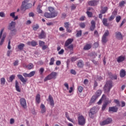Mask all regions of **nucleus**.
<instances>
[{"instance_id": "62", "label": "nucleus", "mask_w": 126, "mask_h": 126, "mask_svg": "<svg viewBox=\"0 0 126 126\" xmlns=\"http://www.w3.org/2000/svg\"><path fill=\"white\" fill-rule=\"evenodd\" d=\"M76 60H77V58L75 57H73L71 58V62H75V61H76Z\"/></svg>"}, {"instance_id": "12", "label": "nucleus", "mask_w": 126, "mask_h": 126, "mask_svg": "<svg viewBox=\"0 0 126 126\" xmlns=\"http://www.w3.org/2000/svg\"><path fill=\"white\" fill-rule=\"evenodd\" d=\"M115 37L118 40H123V39H124L123 34L120 32H115Z\"/></svg>"}, {"instance_id": "9", "label": "nucleus", "mask_w": 126, "mask_h": 126, "mask_svg": "<svg viewBox=\"0 0 126 126\" xmlns=\"http://www.w3.org/2000/svg\"><path fill=\"white\" fill-rule=\"evenodd\" d=\"M113 122L112 118H108L106 120L102 121L100 123V126H106V125H109Z\"/></svg>"}, {"instance_id": "48", "label": "nucleus", "mask_w": 126, "mask_h": 126, "mask_svg": "<svg viewBox=\"0 0 126 126\" xmlns=\"http://www.w3.org/2000/svg\"><path fill=\"white\" fill-rule=\"evenodd\" d=\"M121 19H122V17H121V16H118L116 18V22L119 23L120 21H121Z\"/></svg>"}, {"instance_id": "39", "label": "nucleus", "mask_w": 126, "mask_h": 126, "mask_svg": "<svg viewBox=\"0 0 126 126\" xmlns=\"http://www.w3.org/2000/svg\"><path fill=\"white\" fill-rule=\"evenodd\" d=\"M55 63V58L52 57L50 59V62L49 63V65H53Z\"/></svg>"}, {"instance_id": "61", "label": "nucleus", "mask_w": 126, "mask_h": 126, "mask_svg": "<svg viewBox=\"0 0 126 126\" xmlns=\"http://www.w3.org/2000/svg\"><path fill=\"white\" fill-rule=\"evenodd\" d=\"M89 82V80L86 79L84 80V84H85V85H87L88 84Z\"/></svg>"}, {"instance_id": "23", "label": "nucleus", "mask_w": 126, "mask_h": 126, "mask_svg": "<svg viewBox=\"0 0 126 126\" xmlns=\"http://www.w3.org/2000/svg\"><path fill=\"white\" fill-rule=\"evenodd\" d=\"M40 108L41 109V114H44V113H46V106H45V105H44V104H41Z\"/></svg>"}, {"instance_id": "42", "label": "nucleus", "mask_w": 126, "mask_h": 126, "mask_svg": "<svg viewBox=\"0 0 126 126\" xmlns=\"http://www.w3.org/2000/svg\"><path fill=\"white\" fill-rule=\"evenodd\" d=\"M34 65L32 63H30L27 66L28 69H32Z\"/></svg>"}, {"instance_id": "58", "label": "nucleus", "mask_w": 126, "mask_h": 126, "mask_svg": "<svg viewBox=\"0 0 126 126\" xmlns=\"http://www.w3.org/2000/svg\"><path fill=\"white\" fill-rule=\"evenodd\" d=\"M0 17H5V14L3 12H0Z\"/></svg>"}, {"instance_id": "21", "label": "nucleus", "mask_w": 126, "mask_h": 126, "mask_svg": "<svg viewBox=\"0 0 126 126\" xmlns=\"http://www.w3.org/2000/svg\"><path fill=\"white\" fill-rule=\"evenodd\" d=\"M48 100L49 101L50 106L54 107V106H55V103H54V99L53 98V97H52V95H49Z\"/></svg>"}, {"instance_id": "18", "label": "nucleus", "mask_w": 126, "mask_h": 126, "mask_svg": "<svg viewBox=\"0 0 126 126\" xmlns=\"http://www.w3.org/2000/svg\"><path fill=\"white\" fill-rule=\"evenodd\" d=\"M27 45H28V46H32V47H36V46H37L38 43L35 41L32 40V41H28L27 43Z\"/></svg>"}, {"instance_id": "32", "label": "nucleus", "mask_w": 126, "mask_h": 126, "mask_svg": "<svg viewBox=\"0 0 126 126\" xmlns=\"http://www.w3.org/2000/svg\"><path fill=\"white\" fill-rule=\"evenodd\" d=\"M5 37H6V35L3 34L2 35V37L0 41V46L2 45V44H3V42H4V39H5Z\"/></svg>"}, {"instance_id": "28", "label": "nucleus", "mask_w": 126, "mask_h": 126, "mask_svg": "<svg viewBox=\"0 0 126 126\" xmlns=\"http://www.w3.org/2000/svg\"><path fill=\"white\" fill-rule=\"evenodd\" d=\"M102 23L104 26H109V24H108V19L107 18H103L102 19Z\"/></svg>"}, {"instance_id": "7", "label": "nucleus", "mask_w": 126, "mask_h": 126, "mask_svg": "<svg viewBox=\"0 0 126 126\" xmlns=\"http://www.w3.org/2000/svg\"><path fill=\"white\" fill-rule=\"evenodd\" d=\"M96 113L97 112L96 111V108L93 107L92 109H91L89 113L90 118H91V119H94L95 115Z\"/></svg>"}, {"instance_id": "16", "label": "nucleus", "mask_w": 126, "mask_h": 126, "mask_svg": "<svg viewBox=\"0 0 126 126\" xmlns=\"http://www.w3.org/2000/svg\"><path fill=\"white\" fill-rule=\"evenodd\" d=\"M69 22H65L64 23V27L66 29L67 32H68V33H71V30L69 29L70 26Z\"/></svg>"}, {"instance_id": "51", "label": "nucleus", "mask_w": 126, "mask_h": 126, "mask_svg": "<svg viewBox=\"0 0 126 126\" xmlns=\"http://www.w3.org/2000/svg\"><path fill=\"white\" fill-rule=\"evenodd\" d=\"M48 10L51 13V12L55 11V9L53 7H48Z\"/></svg>"}, {"instance_id": "27", "label": "nucleus", "mask_w": 126, "mask_h": 126, "mask_svg": "<svg viewBox=\"0 0 126 126\" xmlns=\"http://www.w3.org/2000/svg\"><path fill=\"white\" fill-rule=\"evenodd\" d=\"M25 47V44L24 43H20L19 45L17 46V48L20 51H22Z\"/></svg>"}, {"instance_id": "19", "label": "nucleus", "mask_w": 126, "mask_h": 126, "mask_svg": "<svg viewBox=\"0 0 126 126\" xmlns=\"http://www.w3.org/2000/svg\"><path fill=\"white\" fill-rule=\"evenodd\" d=\"M111 102H112L111 100L105 101L102 106V110L105 111V110H106V108L107 107V106H108V104H110Z\"/></svg>"}, {"instance_id": "63", "label": "nucleus", "mask_w": 126, "mask_h": 126, "mask_svg": "<svg viewBox=\"0 0 126 126\" xmlns=\"http://www.w3.org/2000/svg\"><path fill=\"white\" fill-rule=\"evenodd\" d=\"M64 53V50L63 49H61L60 51L58 52L59 55H63Z\"/></svg>"}, {"instance_id": "56", "label": "nucleus", "mask_w": 126, "mask_h": 126, "mask_svg": "<svg viewBox=\"0 0 126 126\" xmlns=\"http://www.w3.org/2000/svg\"><path fill=\"white\" fill-rule=\"evenodd\" d=\"M10 43H11V41H10V40H9L8 41V46H7L8 50H10V49H11V46H10Z\"/></svg>"}, {"instance_id": "45", "label": "nucleus", "mask_w": 126, "mask_h": 126, "mask_svg": "<svg viewBox=\"0 0 126 126\" xmlns=\"http://www.w3.org/2000/svg\"><path fill=\"white\" fill-rule=\"evenodd\" d=\"M39 47H42L45 45V42H44L42 40H39Z\"/></svg>"}, {"instance_id": "29", "label": "nucleus", "mask_w": 126, "mask_h": 126, "mask_svg": "<svg viewBox=\"0 0 126 126\" xmlns=\"http://www.w3.org/2000/svg\"><path fill=\"white\" fill-rule=\"evenodd\" d=\"M92 46L91 44H87L84 47V50L87 51L88 50H90L92 48Z\"/></svg>"}, {"instance_id": "44", "label": "nucleus", "mask_w": 126, "mask_h": 126, "mask_svg": "<svg viewBox=\"0 0 126 126\" xmlns=\"http://www.w3.org/2000/svg\"><path fill=\"white\" fill-rule=\"evenodd\" d=\"M114 103H116L117 104V106H118L119 107H121V105L120 104V101H119L118 99H114Z\"/></svg>"}, {"instance_id": "14", "label": "nucleus", "mask_w": 126, "mask_h": 126, "mask_svg": "<svg viewBox=\"0 0 126 126\" xmlns=\"http://www.w3.org/2000/svg\"><path fill=\"white\" fill-rule=\"evenodd\" d=\"M125 60H126V56L121 55L117 58V62L118 63H121L125 62Z\"/></svg>"}, {"instance_id": "50", "label": "nucleus", "mask_w": 126, "mask_h": 126, "mask_svg": "<svg viewBox=\"0 0 126 126\" xmlns=\"http://www.w3.org/2000/svg\"><path fill=\"white\" fill-rule=\"evenodd\" d=\"M78 90L79 93H82V92L83 91V87H82V86L78 87Z\"/></svg>"}, {"instance_id": "3", "label": "nucleus", "mask_w": 126, "mask_h": 126, "mask_svg": "<svg viewBox=\"0 0 126 126\" xmlns=\"http://www.w3.org/2000/svg\"><path fill=\"white\" fill-rule=\"evenodd\" d=\"M15 25H16V23L14 21H12L10 23L8 26V30H10L11 32H14V35H15L16 33V29H15Z\"/></svg>"}, {"instance_id": "10", "label": "nucleus", "mask_w": 126, "mask_h": 126, "mask_svg": "<svg viewBox=\"0 0 126 126\" xmlns=\"http://www.w3.org/2000/svg\"><path fill=\"white\" fill-rule=\"evenodd\" d=\"M98 2H99V0H92L89 1L88 3L91 6H96L98 4Z\"/></svg>"}, {"instance_id": "53", "label": "nucleus", "mask_w": 126, "mask_h": 126, "mask_svg": "<svg viewBox=\"0 0 126 126\" xmlns=\"http://www.w3.org/2000/svg\"><path fill=\"white\" fill-rule=\"evenodd\" d=\"M37 12L39 13H42L43 12V11H42V10H41V9H40V5H38L37 8Z\"/></svg>"}, {"instance_id": "37", "label": "nucleus", "mask_w": 126, "mask_h": 126, "mask_svg": "<svg viewBox=\"0 0 126 126\" xmlns=\"http://www.w3.org/2000/svg\"><path fill=\"white\" fill-rule=\"evenodd\" d=\"M1 85H4L5 84V79L3 77L0 78Z\"/></svg>"}, {"instance_id": "5", "label": "nucleus", "mask_w": 126, "mask_h": 126, "mask_svg": "<svg viewBox=\"0 0 126 126\" xmlns=\"http://www.w3.org/2000/svg\"><path fill=\"white\" fill-rule=\"evenodd\" d=\"M78 123L79 126H84L86 124V119L83 115H80L78 117Z\"/></svg>"}, {"instance_id": "33", "label": "nucleus", "mask_w": 126, "mask_h": 126, "mask_svg": "<svg viewBox=\"0 0 126 126\" xmlns=\"http://www.w3.org/2000/svg\"><path fill=\"white\" fill-rule=\"evenodd\" d=\"M14 79H15V76L14 75H11L9 77V80H8V82H12Z\"/></svg>"}, {"instance_id": "60", "label": "nucleus", "mask_w": 126, "mask_h": 126, "mask_svg": "<svg viewBox=\"0 0 126 126\" xmlns=\"http://www.w3.org/2000/svg\"><path fill=\"white\" fill-rule=\"evenodd\" d=\"M115 18V16H114V15H111L109 18V21H112V20H114Z\"/></svg>"}, {"instance_id": "4", "label": "nucleus", "mask_w": 126, "mask_h": 126, "mask_svg": "<svg viewBox=\"0 0 126 126\" xmlns=\"http://www.w3.org/2000/svg\"><path fill=\"white\" fill-rule=\"evenodd\" d=\"M113 87V82L112 81H108L106 82L104 86V91L105 92H110V90Z\"/></svg>"}, {"instance_id": "2", "label": "nucleus", "mask_w": 126, "mask_h": 126, "mask_svg": "<svg viewBox=\"0 0 126 126\" xmlns=\"http://www.w3.org/2000/svg\"><path fill=\"white\" fill-rule=\"evenodd\" d=\"M58 76V73L56 72H52L50 74L47 75L44 79V81H48V80H51V79H56Z\"/></svg>"}, {"instance_id": "55", "label": "nucleus", "mask_w": 126, "mask_h": 126, "mask_svg": "<svg viewBox=\"0 0 126 126\" xmlns=\"http://www.w3.org/2000/svg\"><path fill=\"white\" fill-rule=\"evenodd\" d=\"M70 72L71 74H73L74 75H75V74H76V71H75V70L73 69L70 70Z\"/></svg>"}, {"instance_id": "24", "label": "nucleus", "mask_w": 126, "mask_h": 126, "mask_svg": "<svg viewBox=\"0 0 126 126\" xmlns=\"http://www.w3.org/2000/svg\"><path fill=\"white\" fill-rule=\"evenodd\" d=\"M126 75V70H125V69H122L120 70V77H121L122 78H123V77H125Z\"/></svg>"}, {"instance_id": "13", "label": "nucleus", "mask_w": 126, "mask_h": 126, "mask_svg": "<svg viewBox=\"0 0 126 126\" xmlns=\"http://www.w3.org/2000/svg\"><path fill=\"white\" fill-rule=\"evenodd\" d=\"M17 77L21 80V81L23 83V84H26V82H27V79H25L24 77H23V76L21 74H18Z\"/></svg>"}, {"instance_id": "46", "label": "nucleus", "mask_w": 126, "mask_h": 126, "mask_svg": "<svg viewBox=\"0 0 126 126\" xmlns=\"http://www.w3.org/2000/svg\"><path fill=\"white\" fill-rule=\"evenodd\" d=\"M86 13L88 17H92V15L93 14L92 13V12H90L89 11H87Z\"/></svg>"}, {"instance_id": "1", "label": "nucleus", "mask_w": 126, "mask_h": 126, "mask_svg": "<svg viewBox=\"0 0 126 126\" xmlns=\"http://www.w3.org/2000/svg\"><path fill=\"white\" fill-rule=\"evenodd\" d=\"M29 2V0H24L22 2L21 6V10H26L32 7V4Z\"/></svg>"}, {"instance_id": "30", "label": "nucleus", "mask_w": 126, "mask_h": 126, "mask_svg": "<svg viewBox=\"0 0 126 126\" xmlns=\"http://www.w3.org/2000/svg\"><path fill=\"white\" fill-rule=\"evenodd\" d=\"M50 15L51 16V18H54V17L58 16V12L54 11L50 13Z\"/></svg>"}, {"instance_id": "25", "label": "nucleus", "mask_w": 126, "mask_h": 126, "mask_svg": "<svg viewBox=\"0 0 126 126\" xmlns=\"http://www.w3.org/2000/svg\"><path fill=\"white\" fill-rule=\"evenodd\" d=\"M35 102L37 103V104H40V102H41V96L40 95V94H37L36 95Z\"/></svg>"}, {"instance_id": "41", "label": "nucleus", "mask_w": 126, "mask_h": 126, "mask_svg": "<svg viewBox=\"0 0 126 126\" xmlns=\"http://www.w3.org/2000/svg\"><path fill=\"white\" fill-rule=\"evenodd\" d=\"M32 29L34 31H37V29H39V25L36 24L32 27Z\"/></svg>"}, {"instance_id": "17", "label": "nucleus", "mask_w": 126, "mask_h": 126, "mask_svg": "<svg viewBox=\"0 0 126 126\" xmlns=\"http://www.w3.org/2000/svg\"><path fill=\"white\" fill-rule=\"evenodd\" d=\"M65 51H68L69 50L70 52V54H73V45L71 44L70 45H68V46L65 47Z\"/></svg>"}, {"instance_id": "38", "label": "nucleus", "mask_w": 126, "mask_h": 126, "mask_svg": "<svg viewBox=\"0 0 126 126\" xmlns=\"http://www.w3.org/2000/svg\"><path fill=\"white\" fill-rule=\"evenodd\" d=\"M101 94H102V91L98 90V91H97V92L95 93V96H97V97H99V96H100L101 95Z\"/></svg>"}, {"instance_id": "43", "label": "nucleus", "mask_w": 126, "mask_h": 126, "mask_svg": "<svg viewBox=\"0 0 126 126\" xmlns=\"http://www.w3.org/2000/svg\"><path fill=\"white\" fill-rule=\"evenodd\" d=\"M45 71V69L43 67H41L39 69V72L40 75H43V73Z\"/></svg>"}, {"instance_id": "11", "label": "nucleus", "mask_w": 126, "mask_h": 126, "mask_svg": "<svg viewBox=\"0 0 126 126\" xmlns=\"http://www.w3.org/2000/svg\"><path fill=\"white\" fill-rule=\"evenodd\" d=\"M96 28V22L94 20H92L91 22V26L90 27V31H94Z\"/></svg>"}, {"instance_id": "47", "label": "nucleus", "mask_w": 126, "mask_h": 126, "mask_svg": "<svg viewBox=\"0 0 126 126\" xmlns=\"http://www.w3.org/2000/svg\"><path fill=\"white\" fill-rule=\"evenodd\" d=\"M125 4H126V1H122L119 3V6H120V7H123V6L125 5Z\"/></svg>"}, {"instance_id": "34", "label": "nucleus", "mask_w": 126, "mask_h": 126, "mask_svg": "<svg viewBox=\"0 0 126 126\" xmlns=\"http://www.w3.org/2000/svg\"><path fill=\"white\" fill-rule=\"evenodd\" d=\"M106 11H108V7H104L100 11V13L105 14Z\"/></svg>"}, {"instance_id": "36", "label": "nucleus", "mask_w": 126, "mask_h": 126, "mask_svg": "<svg viewBox=\"0 0 126 126\" xmlns=\"http://www.w3.org/2000/svg\"><path fill=\"white\" fill-rule=\"evenodd\" d=\"M44 17H46V18H52L51 16V13H48V12H45L44 13Z\"/></svg>"}, {"instance_id": "26", "label": "nucleus", "mask_w": 126, "mask_h": 126, "mask_svg": "<svg viewBox=\"0 0 126 126\" xmlns=\"http://www.w3.org/2000/svg\"><path fill=\"white\" fill-rule=\"evenodd\" d=\"M15 88L16 91L17 92H21L20 87H19V84L18 83V81L17 80L15 81Z\"/></svg>"}, {"instance_id": "52", "label": "nucleus", "mask_w": 126, "mask_h": 126, "mask_svg": "<svg viewBox=\"0 0 126 126\" xmlns=\"http://www.w3.org/2000/svg\"><path fill=\"white\" fill-rule=\"evenodd\" d=\"M79 26L80 27H81V28H85V23H81L79 24Z\"/></svg>"}, {"instance_id": "40", "label": "nucleus", "mask_w": 126, "mask_h": 126, "mask_svg": "<svg viewBox=\"0 0 126 126\" xmlns=\"http://www.w3.org/2000/svg\"><path fill=\"white\" fill-rule=\"evenodd\" d=\"M35 73H36V71H32L29 74V77H32V76H34L35 75Z\"/></svg>"}, {"instance_id": "54", "label": "nucleus", "mask_w": 126, "mask_h": 126, "mask_svg": "<svg viewBox=\"0 0 126 126\" xmlns=\"http://www.w3.org/2000/svg\"><path fill=\"white\" fill-rule=\"evenodd\" d=\"M3 31H4V28L1 29L0 32V39H1V36H2V33H3Z\"/></svg>"}, {"instance_id": "15", "label": "nucleus", "mask_w": 126, "mask_h": 126, "mask_svg": "<svg viewBox=\"0 0 126 126\" xmlns=\"http://www.w3.org/2000/svg\"><path fill=\"white\" fill-rule=\"evenodd\" d=\"M73 42V39L72 38L68 39L64 43V48L70 45V44H71V43H72Z\"/></svg>"}, {"instance_id": "64", "label": "nucleus", "mask_w": 126, "mask_h": 126, "mask_svg": "<svg viewBox=\"0 0 126 126\" xmlns=\"http://www.w3.org/2000/svg\"><path fill=\"white\" fill-rule=\"evenodd\" d=\"M46 49H48V46L47 45H45V44L42 47V50H43V51H45V50H46Z\"/></svg>"}, {"instance_id": "6", "label": "nucleus", "mask_w": 126, "mask_h": 126, "mask_svg": "<svg viewBox=\"0 0 126 126\" xmlns=\"http://www.w3.org/2000/svg\"><path fill=\"white\" fill-rule=\"evenodd\" d=\"M109 35H110V32L108 30H106L102 37L101 41L102 43L106 44V43L108 42V38L107 37H108Z\"/></svg>"}, {"instance_id": "22", "label": "nucleus", "mask_w": 126, "mask_h": 126, "mask_svg": "<svg viewBox=\"0 0 126 126\" xmlns=\"http://www.w3.org/2000/svg\"><path fill=\"white\" fill-rule=\"evenodd\" d=\"M108 111L109 112H113V113H116V112H118V108L116 106L109 107Z\"/></svg>"}, {"instance_id": "35", "label": "nucleus", "mask_w": 126, "mask_h": 126, "mask_svg": "<svg viewBox=\"0 0 126 126\" xmlns=\"http://www.w3.org/2000/svg\"><path fill=\"white\" fill-rule=\"evenodd\" d=\"M83 61H79L77 63V66L78 67H83Z\"/></svg>"}, {"instance_id": "49", "label": "nucleus", "mask_w": 126, "mask_h": 126, "mask_svg": "<svg viewBox=\"0 0 126 126\" xmlns=\"http://www.w3.org/2000/svg\"><path fill=\"white\" fill-rule=\"evenodd\" d=\"M82 35V32L81 31H79L77 32V33H76V36L77 37H80Z\"/></svg>"}, {"instance_id": "31", "label": "nucleus", "mask_w": 126, "mask_h": 126, "mask_svg": "<svg viewBox=\"0 0 126 126\" xmlns=\"http://www.w3.org/2000/svg\"><path fill=\"white\" fill-rule=\"evenodd\" d=\"M97 98H98L97 97V95H93L91 99L90 103H94V102L96 101V99H97Z\"/></svg>"}, {"instance_id": "57", "label": "nucleus", "mask_w": 126, "mask_h": 126, "mask_svg": "<svg viewBox=\"0 0 126 126\" xmlns=\"http://www.w3.org/2000/svg\"><path fill=\"white\" fill-rule=\"evenodd\" d=\"M18 63L19 61L18 60H16L14 63H13V65L14 66H16L18 65Z\"/></svg>"}, {"instance_id": "20", "label": "nucleus", "mask_w": 126, "mask_h": 126, "mask_svg": "<svg viewBox=\"0 0 126 126\" xmlns=\"http://www.w3.org/2000/svg\"><path fill=\"white\" fill-rule=\"evenodd\" d=\"M46 37V33L44 31L42 30L40 34L38 35V38H39L40 39H45Z\"/></svg>"}, {"instance_id": "8", "label": "nucleus", "mask_w": 126, "mask_h": 126, "mask_svg": "<svg viewBox=\"0 0 126 126\" xmlns=\"http://www.w3.org/2000/svg\"><path fill=\"white\" fill-rule=\"evenodd\" d=\"M20 105L24 109H26L27 108V103H26V100L25 98L22 97L20 99Z\"/></svg>"}, {"instance_id": "59", "label": "nucleus", "mask_w": 126, "mask_h": 126, "mask_svg": "<svg viewBox=\"0 0 126 126\" xmlns=\"http://www.w3.org/2000/svg\"><path fill=\"white\" fill-rule=\"evenodd\" d=\"M10 16L12 18H14V17L15 16V12H12L10 14Z\"/></svg>"}]
</instances>
